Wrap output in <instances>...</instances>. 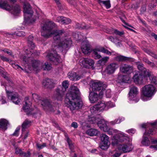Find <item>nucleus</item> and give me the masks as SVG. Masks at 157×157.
I'll use <instances>...</instances> for the list:
<instances>
[{
    "instance_id": "obj_1",
    "label": "nucleus",
    "mask_w": 157,
    "mask_h": 157,
    "mask_svg": "<svg viewBox=\"0 0 157 157\" xmlns=\"http://www.w3.org/2000/svg\"><path fill=\"white\" fill-rule=\"evenodd\" d=\"M55 23L51 21H47L42 25V30L41 35L45 38H48L53 36V39L55 42L58 44V48H62V50L68 48L71 44V41L69 38L66 37L63 39L59 43V36L64 32V30H56L51 32V30L55 27Z\"/></svg>"
},
{
    "instance_id": "obj_2",
    "label": "nucleus",
    "mask_w": 157,
    "mask_h": 157,
    "mask_svg": "<svg viewBox=\"0 0 157 157\" xmlns=\"http://www.w3.org/2000/svg\"><path fill=\"white\" fill-rule=\"evenodd\" d=\"M79 94L77 87L73 85L67 94L65 102L71 111L77 110L82 106V102L79 98Z\"/></svg>"
},
{
    "instance_id": "obj_3",
    "label": "nucleus",
    "mask_w": 157,
    "mask_h": 157,
    "mask_svg": "<svg viewBox=\"0 0 157 157\" xmlns=\"http://www.w3.org/2000/svg\"><path fill=\"white\" fill-rule=\"evenodd\" d=\"M32 51L26 52V54L22 56L20 58L21 60L22 66H24L25 67H28L29 68L32 66L33 70L36 72L40 70L42 68L45 70H49L51 69V67L48 63H45L43 66L42 67V64L39 61L35 60H33L30 56L33 54Z\"/></svg>"
},
{
    "instance_id": "obj_4",
    "label": "nucleus",
    "mask_w": 157,
    "mask_h": 157,
    "mask_svg": "<svg viewBox=\"0 0 157 157\" xmlns=\"http://www.w3.org/2000/svg\"><path fill=\"white\" fill-rule=\"evenodd\" d=\"M155 86L151 84L147 85L142 88L141 99L144 101L151 100L156 92Z\"/></svg>"
},
{
    "instance_id": "obj_5",
    "label": "nucleus",
    "mask_w": 157,
    "mask_h": 157,
    "mask_svg": "<svg viewBox=\"0 0 157 157\" xmlns=\"http://www.w3.org/2000/svg\"><path fill=\"white\" fill-rule=\"evenodd\" d=\"M32 97L34 101L39 104H41L42 107L45 111H49L52 112H54L55 109H58V107H55L52 106L48 100L47 99L42 100L40 99V98L38 95L36 94H33Z\"/></svg>"
},
{
    "instance_id": "obj_6",
    "label": "nucleus",
    "mask_w": 157,
    "mask_h": 157,
    "mask_svg": "<svg viewBox=\"0 0 157 157\" xmlns=\"http://www.w3.org/2000/svg\"><path fill=\"white\" fill-rule=\"evenodd\" d=\"M62 86L57 88L54 92L53 98L55 100L61 101L62 99L65 92L69 86L67 81H63L62 83Z\"/></svg>"
},
{
    "instance_id": "obj_7",
    "label": "nucleus",
    "mask_w": 157,
    "mask_h": 157,
    "mask_svg": "<svg viewBox=\"0 0 157 157\" xmlns=\"http://www.w3.org/2000/svg\"><path fill=\"white\" fill-rule=\"evenodd\" d=\"M23 9L24 20L25 22L29 23L34 21L35 19H31L33 12L29 4L28 3H25L24 4Z\"/></svg>"
},
{
    "instance_id": "obj_8",
    "label": "nucleus",
    "mask_w": 157,
    "mask_h": 157,
    "mask_svg": "<svg viewBox=\"0 0 157 157\" xmlns=\"http://www.w3.org/2000/svg\"><path fill=\"white\" fill-rule=\"evenodd\" d=\"M103 83L99 81H92L90 83V89L93 91L98 92L99 96H103L105 88Z\"/></svg>"
},
{
    "instance_id": "obj_9",
    "label": "nucleus",
    "mask_w": 157,
    "mask_h": 157,
    "mask_svg": "<svg viewBox=\"0 0 157 157\" xmlns=\"http://www.w3.org/2000/svg\"><path fill=\"white\" fill-rule=\"evenodd\" d=\"M128 136L123 132L119 131L114 136L112 139V143L113 145H117L118 142H124L128 141Z\"/></svg>"
},
{
    "instance_id": "obj_10",
    "label": "nucleus",
    "mask_w": 157,
    "mask_h": 157,
    "mask_svg": "<svg viewBox=\"0 0 157 157\" xmlns=\"http://www.w3.org/2000/svg\"><path fill=\"white\" fill-rule=\"evenodd\" d=\"M0 7L7 10H10L12 13L14 15H17L20 12V8L18 5H14L11 7L8 4L4 2L0 4Z\"/></svg>"
},
{
    "instance_id": "obj_11",
    "label": "nucleus",
    "mask_w": 157,
    "mask_h": 157,
    "mask_svg": "<svg viewBox=\"0 0 157 157\" xmlns=\"http://www.w3.org/2000/svg\"><path fill=\"white\" fill-rule=\"evenodd\" d=\"M101 143L100 147L102 149H107L110 144L109 138L108 136L104 134H101L100 136Z\"/></svg>"
},
{
    "instance_id": "obj_12",
    "label": "nucleus",
    "mask_w": 157,
    "mask_h": 157,
    "mask_svg": "<svg viewBox=\"0 0 157 157\" xmlns=\"http://www.w3.org/2000/svg\"><path fill=\"white\" fill-rule=\"evenodd\" d=\"M94 61L90 59L82 58L79 61V63L82 67L86 68H92L94 64Z\"/></svg>"
},
{
    "instance_id": "obj_13",
    "label": "nucleus",
    "mask_w": 157,
    "mask_h": 157,
    "mask_svg": "<svg viewBox=\"0 0 157 157\" xmlns=\"http://www.w3.org/2000/svg\"><path fill=\"white\" fill-rule=\"evenodd\" d=\"M6 90L9 99L12 101L15 104H17L20 102L21 99L17 93L9 91L7 90L6 87Z\"/></svg>"
},
{
    "instance_id": "obj_14",
    "label": "nucleus",
    "mask_w": 157,
    "mask_h": 157,
    "mask_svg": "<svg viewBox=\"0 0 157 157\" xmlns=\"http://www.w3.org/2000/svg\"><path fill=\"white\" fill-rule=\"evenodd\" d=\"M133 148L132 144L129 142L125 144L119 145L118 147V150L124 153L129 152L132 150Z\"/></svg>"
},
{
    "instance_id": "obj_15",
    "label": "nucleus",
    "mask_w": 157,
    "mask_h": 157,
    "mask_svg": "<svg viewBox=\"0 0 157 157\" xmlns=\"http://www.w3.org/2000/svg\"><path fill=\"white\" fill-rule=\"evenodd\" d=\"M138 93L137 88L135 86H132L131 87L129 93L128 98L129 100L138 101V99L137 98V95Z\"/></svg>"
},
{
    "instance_id": "obj_16",
    "label": "nucleus",
    "mask_w": 157,
    "mask_h": 157,
    "mask_svg": "<svg viewBox=\"0 0 157 157\" xmlns=\"http://www.w3.org/2000/svg\"><path fill=\"white\" fill-rule=\"evenodd\" d=\"M154 133L153 131L151 129L150 131L146 130L144 134L141 141V144L144 146H148L150 144V141L148 138L145 136H149L153 135Z\"/></svg>"
},
{
    "instance_id": "obj_17",
    "label": "nucleus",
    "mask_w": 157,
    "mask_h": 157,
    "mask_svg": "<svg viewBox=\"0 0 157 157\" xmlns=\"http://www.w3.org/2000/svg\"><path fill=\"white\" fill-rule=\"evenodd\" d=\"M120 71L122 73L130 74L133 71V68L132 66L127 64H122L120 67Z\"/></svg>"
},
{
    "instance_id": "obj_18",
    "label": "nucleus",
    "mask_w": 157,
    "mask_h": 157,
    "mask_svg": "<svg viewBox=\"0 0 157 157\" xmlns=\"http://www.w3.org/2000/svg\"><path fill=\"white\" fill-rule=\"evenodd\" d=\"M118 67L117 64L116 63H111L106 67L105 71L108 74H112L114 72Z\"/></svg>"
},
{
    "instance_id": "obj_19",
    "label": "nucleus",
    "mask_w": 157,
    "mask_h": 157,
    "mask_svg": "<svg viewBox=\"0 0 157 157\" xmlns=\"http://www.w3.org/2000/svg\"><path fill=\"white\" fill-rule=\"evenodd\" d=\"M134 82L136 84H140L146 81V78L144 77V74L142 75L139 72L135 74L133 78Z\"/></svg>"
},
{
    "instance_id": "obj_20",
    "label": "nucleus",
    "mask_w": 157,
    "mask_h": 157,
    "mask_svg": "<svg viewBox=\"0 0 157 157\" xmlns=\"http://www.w3.org/2000/svg\"><path fill=\"white\" fill-rule=\"evenodd\" d=\"M29 98L28 97H26L25 99V103L24 104L23 107V109L24 111L27 113V114L31 113L33 111L32 109L31 108V103L28 100Z\"/></svg>"
},
{
    "instance_id": "obj_21",
    "label": "nucleus",
    "mask_w": 157,
    "mask_h": 157,
    "mask_svg": "<svg viewBox=\"0 0 157 157\" xmlns=\"http://www.w3.org/2000/svg\"><path fill=\"white\" fill-rule=\"evenodd\" d=\"M102 96L101 97L98 95V93L94 92H91L90 93L89 95V99L91 103H94L97 101L98 99L99 98H101Z\"/></svg>"
},
{
    "instance_id": "obj_22",
    "label": "nucleus",
    "mask_w": 157,
    "mask_h": 157,
    "mask_svg": "<svg viewBox=\"0 0 157 157\" xmlns=\"http://www.w3.org/2000/svg\"><path fill=\"white\" fill-rule=\"evenodd\" d=\"M81 48L82 52L85 54H88L91 52L90 45L86 42H83Z\"/></svg>"
},
{
    "instance_id": "obj_23",
    "label": "nucleus",
    "mask_w": 157,
    "mask_h": 157,
    "mask_svg": "<svg viewBox=\"0 0 157 157\" xmlns=\"http://www.w3.org/2000/svg\"><path fill=\"white\" fill-rule=\"evenodd\" d=\"M116 56L114 58L115 61L121 62L124 61H132L133 59L132 58L128 57H126L121 55H118V54L117 53Z\"/></svg>"
},
{
    "instance_id": "obj_24",
    "label": "nucleus",
    "mask_w": 157,
    "mask_h": 157,
    "mask_svg": "<svg viewBox=\"0 0 157 157\" xmlns=\"http://www.w3.org/2000/svg\"><path fill=\"white\" fill-rule=\"evenodd\" d=\"M137 67L138 69L141 72L142 74H144V77L145 76H149L150 75V71L148 70H147L144 67L143 64H138Z\"/></svg>"
},
{
    "instance_id": "obj_25",
    "label": "nucleus",
    "mask_w": 157,
    "mask_h": 157,
    "mask_svg": "<svg viewBox=\"0 0 157 157\" xmlns=\"http://www.w3.org/2000/svg\"><path fill=\"white\" fill-rule=\"evenodd\" d=\"M97 124L101 130L104 132L107 131L108 126L107 125V122L105 120L102 119L98 121Z\"/></svg>"
},
{
    "instance_id": "obj_26",
    "label": "nucleus",
    "mask_w": 157,
    "mask_h": 157,
    "mask_svg": "<svg viewBox=\"0 0 157 157\" xmlns=\"http://www.w3.org/2000/svg\"><path fill=\"white\" fill-rule=\"evenodd\" d=\"M43 85L45 87L49 88H53L54 86V84L51 80L49 78H46L43 81Z\"/></svg>"
},
{
    "instance_id": "obj_27",
    "label": "nucleus",
    "mask_w": 157,
    "mask_h": 157,
    "mask_svg": "<svg viewBox=\"0 0 157 157\" xmlns=\"http://www.w3.org/2000/svg\"><path fill=\"white\" fill-rule=\"evenodd\" d=\"M68 77L72 81H76L81 78L80 76H78L75 72H69L67 74Z\"/></svg>"
},
{
    "instance_id": "obj_28",
    "label": "nucleus",
    "mask_w": 157,
    "mask_h": 157,
    "mask_svg": "<svg viewBox=\"0 0 157 157\" xmlns=\"http://www.w3.org/2000/svg\"><path fill=\"white\" fill-rule=\"evenodd\" d=\"M99 47V50L100 51V52H101L104 53H105L107 55L115 56L117 54V53H116L114 51H111L110 52L108 50L105 49L103 47L101 46Z\"/></svg>"
},
{
    "instance_id": "obj_29",
    "label": "nucleus",
    "mask_w": 157,
    "mask_h": 157,
    "mask_svg": "<svg viewBox=\"0 0 157 157\" xmlns=\"http://www.w3.org/2000/svg\"><path fill=\"white\" fill-rule=\"evenodd\" d=\"M130 78V77L129 75H119L118 77V79L119 81V82H127L129 81Z\"/></svg>"
},
{
    "instance_id": "obj_30",
    "label": "nucleus",
    "mask_w": 157,
    "mask_h": 157,
    "mask_svg": "<svg viewBox=\"0 0 157 157\" xmlns=\"http://www.w3.org/2000/svg\"><path fill=\"white\" fill-rule=\"evenodd\" d=\"M47 57L51 61L53 62H59V61L60 56L56 54L53 55L51 53L50 54L48 55Z\"/></svg>"
},
{
    "instance_id": "obj_31",
    "label": "nucleus",
    "mask_w": 157,
    "mask_h": 157,
    "mask_svg": "<svg viewBox=\"0 0 157 157\" xmlns=\"http://www.w3.org/2000/svg\"><path fill=\"white\" fill-rule=\"evenodd\" d=\"M99 49V47H98L92 50L93 56L96 59H99L101 57V56L100 53L98 52H100Z\"/></svg>"
},
{
    "instance_id": "obj_32",
    "label": "nucleus",
    "mask_w": 157,
    "mask_h": 157,
    "mask_svg": "<svg viewBox=\"0 0 157 157\" xmlns=\"http://www.w3.org/2000/svg\"><path fill=\"white\" fill-rule=\"evenodd\" d=\"M96 105L99 111H102L106 109L105 103L103 101L98 102Z\"/></svg>"
},
{
    "instance_id": "obj_33",
    "label": "nucleus",
    "mask_w": 157,
    "mask_h": 157,
    "mask_svg": "<svg viewBox=\"0 0 157 157\" xmlns=\"http://www.w3.org/2000/svg\"><path fill=\"white\" fill-rule=\"evenodd\" d=\"M8 124V122L6 120L4 119H0V128L2 130H6L7 128V126Z\"/></svg>"
},
{
    "instance_id": "obj_34",
    "label": "nucleus",
    "mask_w": 157,
    "mask_h": 157,
    "mask_svg": "<svg viewBox=\"0 0 157 157\" xmlns=\"http://www.w3.org/2000/svg\"><path fill=\"white\" fill-rule=\"evenodd\" d=\"M97 2L101 6H105L106 9H109L111 7V4L109 0L106 1L98 0Z\"/></svg>"
},
{
    "instance_id": "obj_35",
    "label": "nucleus",
    "mask_w": 157,
    "mask_h": 157,
    "mask_svg": "<svg viewBox=\"0 0 157 157\" xmlns=\"http://www.w3.org/2000/svg\"><path fill=\"white\" fill-rule=\"evenodd\" d=\"M15 153L20 155H23L25 157H29L30 155V153L29 152H28L27 153H23L21 150L18 148H16Z\"/></svg>"
},
{
    "instance_id": "obj_36",
    "label": "nucleus",
    "mask_w": 157,
    "mask_h": 157,
    "mask_svg": "<svg viewBox=\"0 0 157 157\" xmlns=\"http://www.w3.org/2000/svg\"><path fill=\"white\" fill-rule=\"evenodd\" d=\"M98 133V131L95 129L91 128L86 131V133L91 136H96Z\"/></svg>"
},
{
    "instance_id": "obj_37",
    "label": "nucleus",
    "mask_w": 157,
    "mask_h": 157,
    "mask_svg": "<svg viewBox=\"0 0 157 157\" xmlns=\"http://www.w3.org/2000/svg\"><path fill=\"white\" fill-rule=\"evenodd\" d=\"M30 124L31 121L28 120H26L23 122L22 125V128L21 129L22 133L25 130V129L30 126Z\"/></svg>"
},
{
    "instance_id": "obj_38",
    "label": "nucleus",
    "mask_w": 157,
    "mask_h": 157,
    "mask_svg": "<svg viewBox=\"0 0 157 157\" xmlns=\"http://www.w3.org/2000/svg\"><path fill=\"white\" fill-rule=\"evenodd\" d=\"M149 78L151 83L156 84H157V78L155 76H154L151 74V72L150 71V75L149 76H145L144 78H146V80L148 79V78Z\"/></svg>"
},
{
    "instance_id": "obj_39",
    "label": "nucleus",
    "mask_w": 157,
    "mask_h": 157,
    "mask_svg": "<svg viewBox=\"0 0 157 157\" xmlns=\"http://www.w3.org/2000/svg\"><path fill=\"white\" fill-rule=\"evenodd\" d=\"M33 37L32 36H30L28 39V42L29 44V46H30L32 50H33L35 46L33 42Z\"/></svg>"
},
{
    "instance_id": "obj_40",
    "label": "nucleus",
    "mask_w": 157,
    "mask_h": 157,
    "mask_svg": "<svg viewBox=\"0 0 157 157\" xmlns=\"http://www.w3.org/2000/svg\"><path fill=\"white\" fill-rule=\"evenodd\" d=\"M124 118L123 117H119L113 121H110V123L112 125H114L116 124H119L121 121H124Z\"/></svg>"
},
{
    "instance_id": "obj_41",
    "label": "nucleus",
    "mask_w": 157,
    "mask_h": 157,
    "mask_svg": "<svg viewBox=\"0 0 157 157\" xmlns=\"http://www.w3.org/2000/svg\"><path fill=\"white\" fill-rule=\"evenodd\" d=\"M77 26L79 29H90V27L89 25H86L85 23H82L81 24H78Z\"/></svg>"
},
{
    "instance_id": "obj_42",
    "label": "nucleus",
    "mask_w": 157,
    "mask_h": 157,
    "mask_svg": "<svg viewBox=\"0 0 157 157\" xmlns=\"http://www.w3.org/2000/svg\"><path fill=\"white\" fill-rule=\"evenodd\" d=\"M118 131H119L117 130L109 128L108 127H107V131L104 132H107L108 133L109 135H112L114 133L117 134L118 132Z\"/></svg>"
},
{
    "instance_id": "obj_43",
    "label": "nucleus",
    "mask_w": 157,
    "mask_h": 157,
    "mask_svg": "<svg viewBox=\"0 0 157 157\" xmlns=\"http://www.w3.org/2000/svg\"><path fill=\"white\" fill-rule=\"evenodd\" d=\"M90 110L92 114L93 115L97 113L99 111L96 105L91 107Z\"/></svg>"
},
{
    "instance_id": "obj_44",
    "label": "nucleus",
    "mask_w": 157,
    "mask_h": 157,
    "mask_svg": "<svg viewBox=\"0 0 157 157\" xmlns=\"http://www.w3.org/2000/svg\"><path fill=\"white\" fill-rule=\"evenodd\" d=\"M88 121L90 123L93 124L97 123L98 120L95 117L93 116L89 117L88 119Z\"/></svg>"
},
{
    "instance_id": "obj_45",
    "label": "nucleus",
    "mask_w": 157,
    "mask_h": 157,
    "mask_svg": "<svg viewBox=\"0 0 157 157\" xmlns=\"http://www.w3.org/2000/svg\"><path fill=\"white\" fill-rule=\"evenodd\" d=\"M66 138L67 140V142L69 145L70 149H71V151H73L72 149L73 148V145L72 144V142L71 140L69 139L67 135H65Z\"/></svg>"
},
{
    "instance_id": "obj_46",
    "label": "nucleus",
    "mask_w": 157,
    "mask_h": 157,
    "mask_svg": "<svg viewBox=\"0 0 157 157\" xmlns=\"http://www.w3.org/2000/svg\"><path fill=\"white\" fill-rule=\"evenodd\" d=\"M106 110L109 108L113 107L115 106V104L111 101H109L105 103Z\"/></svg>"
},
{
    "instance_id": "obj_47",
    "label": "nucleus",
    "mask_w": 157,
    "mask_h": 157,
    "mask_svg": "<svg viewBox=\"0 0 157 157\" xmlns=\"http://www.w3.org/2000/svg\"><path fill=\"white\" fill-rule=\"evenodd\" d=\"M113 155L112 157H119L121 154V152L119 150H115L113 151Z\"/></svg>"
},
{
    "instance_id": "obj_48",
    "label": "nucleus",
    "mask_w": 157,
    "mask_h": 157,
    "mask_svg": "<svg viewBox=\"0 0 157 157\" xmlns=\"http://www.w3.org/2000/svg\"><path fill=\"white\" fill-rule=\"evenodd\" d=\"M0 73L2 76L5 79H7L8 78L7 76V73L3 71V69L0 67Z\"/></svg>"
},
{
    "instance_id": "obj_49",
    "label": "nucleus",
    "mask_w": 157,
    "mask_h": 157,
    "mask_svg": "<svg viewBox=\"0 0 157 157\" xmlns=\"http://www.w3.org/2000/svg\"><path fill=\"white\" fill-rule=\"evenodd\" d=\"M71 22V20L68 18L63 17V19L62 21V24H68Z\"/></svg>"
},
{
    "instance_id": "obj_50",
    "label": "nucleus",
    "mask_w": 157,
    "mask_h": 157,
    "mask_svg": "<svg viewBox=\"0 0 157 157\" xmlns=\"http://www.w3.org/2000/svg\"><path fill=\"white\" fill-rule=\"evenodd\" d=\"M106 97L108 98H110L111 97L112 93L110 89H108L105 91Z\"/></svg>"
},
{
    "instance_id": "obj_51",
    "label": "nucleus",
    "mask_w": 157,
    "mask_h": 157,
    "mask_svg": "<svg viewBox=\"0 0 157 157\" xmlns=\"http://www.w3.org/2000/svg\"><path fill=\"white\" fill-rule=\"evenodd\" d=\"M146 52L149 55L152 56V57H154L155 58L157 59V56L155 55L154 53L151 52L149 50H147Z\"/></svg>"
},
{
    "instance_id": "obj_52",
    "label": "nucleus",
    "mask_w": 157,
    "mask_h": 157,
    "mask_svg": "<svg viewBox=\"0 0 157 157\" xmlns=\"http://www.w3.org/2000/svg\"><path fill=\"white\" fill-rule=\"evenodd\" d=\"M12 66L15 69L19 70L20 69H21V70H24L21 67L15 63L12 64Z\"/></svg>"
},
{
    "instance_id": "obj_53",
    "label": "nucleus",
    "mask_w": 157,
    "mask_h": 157,
    "mask_svg": "<svg viewBox=\"0 0 157 157\" xmlns=\"http://www.w3.org/2000/svg\"><path fill=\"white\" fill-rule=\"evenodd\" d=\"M143 60L145 62L147 63L148 65L153 66V63L148 60L146 58H144Z\"/></svg>"
},
{
    "instance_id": "obj_54",
    "label": "nucleus",
    "mask_w": 157,
    "mask_h": 157,
    "mask_svg": "<svg viewBox=\"0 0 157 157\" xmlns=\"http://www.w3.org/2000/svg\"><path fill=\"white\" fill-rule=\"evenodd\" d=\"M63 16L58 17L56 19V21L61 23L62 24V21L63 19Z\"/></svg>"
},
{
    "instance_id": "obj_55",
    "label": "nucleus",
    "mask_w": 157,
    "mask_h": 157,
    "mask_svg": "<svg viewBox=\"0 0 157 157\" xmlns=\"http://www.w3.org/2000/svg\"><path fill=\"white\" fill-rule=\"evenodd\" d=\"M20 129V127H17L15 130V132L13 134V136H17L18 134V132Z\"/></svg>"
},
{
    "instance_id": "obj_56",
    "label": "nucleus",
    "mask_w": 157,
    "mask_h": 157,
    "mask_svg": "<svg viewBox=\"0 0 157 157\" xmlns=\"http://www.w3.org/2000/svg\"><path fill=\"white\" fill-rule=\"evenodd\" d=\"M126 132L130 135H132L135 133V130L133 129H131L127 130Z\"/></svg>"
},
{
    "instance_id": "obj_57",
    "label": "nucleus",
    "mask_w": 157,
    "mask_h": 157,
    "mask_svg": "<svg viewBox=\"0 0 157 157\" xmlns=\"http://www.w3.org/2000/svg\"><path fill=\"white\" fill-rule=\"evenodd\" d=\"M25 33L22 31H20L16 33L17 35L19 36H24L25 35Z\"/></svg>"
},
{
    "instance_id": "obj_58",
    "label": "nucleus",
    "mask_w": 157,
    "mask_h": 157,
    "mask_svg": "<svg viewBox=\"0 0 157 157\" xmlns=\"http://www.w3.org/2000/svg\"><path fill=\"white\" fill-rule=\"evenodd\" d=\"M0 57L3 61H6L7 62H9L10 61V59L7 58V57H6L3 56H0Z\"/></svg>"
},
{
    "instance_id": "obj_59",
    "label": "nucleus",
    "mask_w": 157,
    "mask_h": 157,
    "mask_svg": "<svg viewBox=\"0 0 157 157\" xmlns=\"http://www.w3.org/2000/svg\"><path fill=\"white\" fill-rule=\"evenodd\" d=\"M109 59V57H107V56L104 57L101 59V60L102 61H103L104 63H105L106 62L108 61Z\"/></svg>"
},
{
    "instance_id": "obj_60",
    "label": "nucleus",
    "mask_w": 157,
    "mask_h": 157,
    "mask_svg": "<svg viewBox=\"0 0 157 157\" xmlns=\"http://www.w3.org/2000/svg\"><path fill=\"white\" fill-rule=\"evenodd\" d=\"M71 126L72 127L74 128H77L78 127L77 123L75 122H73L71 125Z\"/></svg>"
},
{
    "instance_id": "obj_61",
    "label": "nucleus",
    "mask_w": 157,
    "mask_h": 157,
    "mask_svg": "<svg viewBox=\"0 0 157 157\" xmlns=\"http://www.w3.org/2000/svg\"><path fill=\"white\" fill-rule=\"evenodd\" d=\"M5 97L3 96H0V101H1L2 104H4L6 103V101L4 100Z\"/></svg>"
},
{
    "instance_id": "obj_62",
    "label": "nucleus",
    "mask_w": 157,
    "mask_h": 157,
    "mask_svg": "<svg viewBox=\"0 0 157 157\" xmlns=\"http://www.w3.org/2000/svg\"><path fill=\"white\" fill-rule=\"evenodd\" d=\"M114 42H113V43L116 44H117V45H120L119 44V40L117 37H114V40H113Z\"/></svg>"
},
{
    "instance_id": "obj_63",
    "label": "nucleus",
    "mask_w": 157,
    "mask_h": 157,
    "mask_svg": "<svg viewBox=\"0 0 157 157\" xmlns=\"http://www.w3.org/2000/svg\"><path fill=\"white\" fill-rule=\"evenodd\" d=\"M148 124L147 123L143 124L141 125V127L142 128H147L148 127Z\"/></svg>"
},
{
    "instance_id": "obj_64",
    "label": "nucleus",
    "mask_w": 157,
    "mask_h": 157,
    "mask_svg": "<svg viewBox=\"0 0 157 157\" xmlns=\"http://www.w3.org/2000/svg\"><path fill=\"white\" fill-rule=\"evenodd\" d=\"M150 148L153 149L154 150H157V144L155 145H152L150 146Z\"/></svg>"
}]
</instances>
